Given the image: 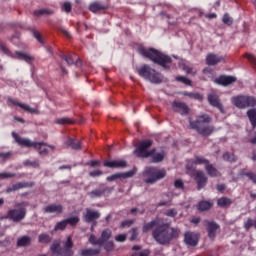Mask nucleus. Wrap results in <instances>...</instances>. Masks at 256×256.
<instances>
[{"instance_id":"nucleus-1","label":"nucleus","mask_w":256,"mask_h":256,"mask_svg":"<svg viewBox=\"0 0 256 256\" xmlns=\"http://www.w3.org/2000/svg\"><path fill=\"white\" fill-rule=\"evenodd\" d=\"M178 228H173L169 223L158 224L152 231V237L159 245H170L173 239L179 237Z\"/></svg>"},{"instance_id":"nucleus-2","label":"nucleus","mask_w":256,"mask_h":256,"mask_svg":"<svg viewBox=\"0 0 256 256\" xmlns=\"http://www.w3.org/2000/svg\"><path fill=\"white\" fill-rule=\"evenodd\" d=\"M139 53L142 57H145L152 61V63H155V65H159L167 71L171 69V64L173 63V58H171V56L166 55L155 48H140Z\"/></svg>"},{"instance_id":"nucleus-3","label":"nucleus","mask_w":256,"mask_h":256,"mask_svg":"<svg viewBox=\"0 0 256 256\" xmlns=\"http://www.w3.org/2000/svg\"><path fill=\"white\" fill-rule=\"evenodd\" d=\"M211 121L212 119L209 115L203 114L198 116L194 121L190 120V127L197 131L202 137H209V135H212L213 131H215V127L209 125Z\"/></svg>"},{"instance_id":"nucleus-4","label":"nucleus","mask_w":256,"mask_h":256,"mask_svg":"<svg viewBox=\"0 0 256 256\" xmlns=\"http://www.w3.org/2000/svg\"><path fill=\"white\" fill-rule=\"evenodd\" d=\"M50 251L54 256H73V239L68 236L66 240H54L50 246Z\"/></svg>"},{"instance_id":"nucleus-5","label":"nucleus","mask_w":256,"mask_h":256,"mask_svg":"<svg viewBox=\"0 0 256 256\" xmlns=\"http://www.w3.org/2000/svg\"><path fill=\"white\" fill-rule=\"evenodd\" d=\"M137 73L140 77L146 81H150V83H154L155 85L163 83V76H161V73L157 72V70L151 68V66L147 64H144L138 68Z\"/></svg>"},{"instance_id":"nucleus-6","label":"nucleus","mask_w":256,"mask_h":256,"mask_svg":"<svg viewBox=\"0 0 256 256\" xmlns=\"http://www.w3.org/2000/svg\"><path fill=\"white\" fill-rule=\"evenodd\" d=\"M144 183H148L149 185H153L157 183V181H161V179H165L167 176V171L165 169H159L155 167H148L143 172Z\"/></svg>"},{"instance_id":"nucleus-7","label":"nucleus","mask_w":256,"mask_h":256,"mask_svg":"<svg viewBox=\"0 0 256 256\" xmlns=\"http://www.w3.org/2000/svg\"><path fill=\"white\" fill-rule=\"evenodd\" d=\"M0 51L4 53V55H7V57H12V59H20V61H25L26 63L35 61V57L21 51H16L15 54H13L7 47V44H5V42L2 40H0Z\"/></svg>"},{"instance_id":"nucleus-8","label":"nucleus","mask_w":256,"mask_h":256,"mask_svg":"<svg viewBox=\"0 0 256 256\" xmlns=\"http://www.w3.org/2000/svg\"><path fill=\"white\" fill-rule=\"evenodd\" d=\"M231 101H232V105H234L238 109H247L249 107L256 106L255 96L238 95V96L232 97Z\"/></svg>"},{"instance_id":"nucleus-9","label":"nucleus","mask_w":256,"mask_h":256,"mask_svg":"<svg viewBox=\"0 0 256 256\" xmlns=\"http://www.w3.org/2000/svg\"><path fill=\"white\" fill-rule=\"evenodd\" d=\"M27 205H29V203L27 202L15 204L16 208L8 211L9 219H12V221H14L15 223L23 221V219H25V216L27 215V209L25 208L27 207Z\"/></svg>"},{"instance_id":"nucleus-10","label":"nucleus","mask_w":256,"mask_h":256,"mask_svg":"<svg viewBox=\"0 0 256 256\" xmlns=\"http://www.w3.org/2000/svg\"><path fill=\"white\" fill-rule=\"evenodd\" d=\"M153 145V140H142L140 141L134 150V155L136 157H140L141 159H147V157H151L152 153L154 151H149V148H151Z\"/></svg>"},{"instance_id":"nucleus-11","label":"nucleus","mask_w":256,"mask_h":256,"mask_svg":"<svg viewBox=\"0 0 256 256\" xmlns=\"http://www.w3.org/2000/svg\"><path fill=\"white\" fill-rule=\"evenodd\" d=\"M12 137L15 139V142L20 146V147H25L26 149H35V147H39V144L37 142L32 141L31 139L28 138H23L17 134V132H12Z\"/></svg>"},{"instance_id":"nucleus-12","label":"nucleus","mask_w":256,"mask_h":256,"mask_svg":"<svg viewBox=\"0 0 256 256\" xmlns=\"http://www.w3.org/2000/svg\"><path fill=\"white\" fill-rule=\"evenodd\" d=\"M99 217H101V213L91 208H86L85 212H83V221H85V223L97 225V219H99Z\"/></svg>"},{"instance_id":"nucleus-13","label":"nucleus","mask_w":256,"mask_h":256,"mask_svg":"<svg viewBox=\"0 0 256 256\" xmlns=\"http://www.w3.org/2000/svg\"><path fill=\"white\" fill-rule=\"evenodd\" d=\"M205 227L208 233V237L211 241H215V237H217V230L219 229V224L215 221L205 220Z\"/></svg>"},{"instance_id":"nucleus-14","label":"nucleus","mask_w":256,"mask_h":256,"mask_svg":"<svg viewBox=\"0 0 256 256\" xmlns=\"http://www.w3.org/2000/svg\"><path fill=\"white\" fill-rule=\"evenodd\" d=\"M194 179L197 183V189L200 191V189H204L207 185V181H209V178L207 177V174L201 170H197L194 174Z\"/></svg>"},{"instance_id":"nucleus-15","label":"nucleus","mask_w":256,"mask_h":256,"mask_svg":"<svg viewBox=\"0 0 256 256\" xmlns=\"http://www.w3.org/2000/svg\"><path fill=\"white\" fill-rule=\"evenodd\" d=\"M184 243L190 247H197L199 245V234L188 231L184 234Z\"/></svg>"},{"instance_id":"nucleus-16","label":"nucleus","mask_w":256,"mask_h":256,"mask_svg":"<svg viewBox=\"0 0 256 256\" xmlns=\"http://www.w3.org/2000/svg\"><path fill=\"white\" fill-rule=\"evenodd\" d=\"M137 175V168H134L128 172L116 173L107 177V181H117V179H131Z\"/></svg>"},{"instance_id":"nucleus-17","label":"nucleus","mask_w":256,"mask_h":256,"mask_svg":"<svg viewBox=\"0 0 256 256\" xmlns=\"http://www.w3.org/2000/svg\"><path fill=\"white\" fill-rule=\"evenodd\" d=\"M172 109L179 115H187L190 111L189 106L185 102L174 101L172 103Z\"/></svg>"},{"instance_id":"nucleus-18","label":"nucleus","mask_w":256,"mask_h":256,"mask_svg":"<svg viewBox=\"0 0 256 256\" xmlns=\"http://www.w3.org/2000/svg\"><path fill=\"white\" fill-rule=\"evenodd\" d=\"M236 82H237L236 77L225 76V75H222L215 80V83H217L218 85H222L223 87H228V85H233V83H236Z\"/></svg>"},{"instance_id":"nucleus-19","label":"nucleus","mask_w":256,"mask_h":256,"mask_svg":"<svg viewBox=\"0 0 256 256\" xmlns=\"http://www.w3.org/2000/svg\"><path fill=\"white\" fill-rule=\"evenodd\" d=\"M63 205L61 204H50L43 208L44 213L54 214V215H61L63 213Z\"/></svg>"},{"instance_id":"nucleus-20","label":"nucleus","mask_w":256,"mask_h":256,"mask_svg":"<svg viewBox=\"0 0 256 256\" xmlns=\"http://www.w3.org/2000/svg\"><path fill=\"white\" fill-rule=\"evenodd\" d=\"M37 145L39 146L34 147V149H36L39 155H42L43 157L47 156V154L49 153V149H51V151H55V146L47 145V143L45 142H37Z\"/></svg>"},{"instance_id":"nucleus-21","label":"nucleus","mask_w":256,"mask_h":256,"mask_svg":"<svg viewBox=\"0 0 256 256\" xmlns=\"http://www.w3.org/2000/svg\"><path fill=\"white\" fill-rule=\"evenodd\" d=\"M8 103H12V105H15L16 107H20L24 111H27L28 113H39V110L35 108H31L28 104H23L13 98H8Z\"/></svg>"},{"instance_id":"nucleus-22","label":"nucleus","mask_w":256,"mask_h":256,"mask_svg":"<svg viewBox=\"0 0 256 256\" xmlns=\"http://www.w3.org/2000/svg\"><path fill=\"white\" fill-rule=\"evenodd\" d=\"M208 102L212 107H216V109H219V111L223 113V104L217 94H209Z\"/></svg>"},{"instance_id":"nucleus-23","label":"nucleus","mask_w":256,"mask_h":256,"mask_svg":"<svg viewBox=\"0 0 256 256\" xmlns=\"http://www.w3.org/2000/svg\"><path fill=\"white\" fill-rule=\"evenodd\" d=\"M225 62V57L223 56H219L217 54L214 53H210L206 56V63L208 65H217L219 63H223Z\"/></svg>"},{"instance_id":"nucleus-24","label":"nucleus","mask_w":256,"mask_h":256,"mask_svg":"<svg viewBox=\"0 0 256 256\" xmlns=\"http://www.w3.org/2000/svg\"><path fill=\"white\" fill-rule=\"evenodd\" d=\"M151 151L154 152L149 157H152L153 161H163L167 155V152L163 148H153Z\"/></svg>"},{"instance_id":"nucleus-25","label":"nucleus","mask_w":256,"mask_h":256,"mask_svg":"<svg viewBox=\"0 0 256 256\" xmlns=\"http://www.w3.org/2000/svg\"><path fill=\"white\" fill-rule=\"evenodd\" d=\"M35 183L33 182H18L6 189L7 193H13V191H19V189H25V187H33Z\"/></svg>"},{"instance_id":"nucleus-26","label":"nucleus","mask_w":256,"mask_h":256,"mask_svg":"<svg viewBox=\"0 0 256 256\" xmlns=\"http://www.w3.org/2000/svg\"><path fill=\"white\" fill-rule=\"evenodd\" d=\"M104 167H110V169H125L127 162L125 161H106Z\"/></svg>"},{"instance_id":"nucleus-27","label":"nucleus","mask_w":256,"mask_h":256,"mask_svg":"<svg viewBox=\"0 0 256 256\" xmlns=\"http://www.w3.org/2000/svg\"><path fill=\"white\" fill-rule=\"evenodd\" d=\"M65 145L68 146L70 149H73L74 151H80L81 149V141L76 140L75 138H67L65 141Z\"/></svg>"},{"instance_id":"nucleus-28","label":"nucleus","mask_w":256,"mask_h":256,"mask_svg":"<svg viewBox=\"0 0 256 256\" xmlns=\"http://www.w3.org/2000/svg\"><path fill=\"white\" fill-rule=\"evenodd\" d=\"M232 204L233 200H231V198L221 197L217 200L218 207H221L222 209H228Z\"/></svg>"},{"instance_id":"nucleus-29","label":"nucleus","mask_w":256,"mask_h":256,"mask_svg":"<svg viewBox=\"0 0 256 256\" xmlns=\"http://www.w3.org/2000/svg\"><path fill=\"white\" fill-rule=\"evenodd\" d=\"M205 169L210 177H221V172L213 165L206 163Z\"/></svg>"},{"instance_id":"nucleus-30","label":"nucleus","mask_w":256,"mask_h":256,"mask_svg":"<svg viewBox=\"0 0 256 256\" xmlns=\"http://www.w3.org/2000/svg\"><path fill=\"white\" fill-rule=\"evenodd\" d=\"M105 9H107V6L101 4L100 2H94L89 6V10L92 13H97V11H105Z\"/></svg>"},{"instance_id":"nucleus-31","label":"nucleus","mask_w":256,"mask_h":256,"mask_svg":"<svg viewBox=\"0 0 256 256\" xmlns=\"http://www.w3.org/2000/svg\"><path fill=\"white\" fill-rule=\"evenodd\" d=\"M99 253H101V249L89 248V249L81 250L80 255H82V256H97V255H99Z\"/></svg>"},{"instance_id":"nucleus-32","label":"nucleus","mask_w":256,"mask_h":256,"mask_svg":"<svg viewBox=\"0 0 256 256\" xmlns=\"http://www.w3.org/2000/svg\"><path fill=\"white\" fill-rule=\"evenodd\" d=\"M60 57L63 61H65L67 63V65H69V67H71V65H75V59H76L75 55L61 54Z\"/></svg>"},{"instance_id":"nucleus-33","label":"nucleus","mask_w":256,"mask_h":256,"mask_svg":"<svg viewBox=\"0 0 256 256\" xmlns=\"http://www.w3.org/2000/svg\"><path fill=\"white\" fill-rule=\"evenodd\" d=\"M29 245H31V237L29 236H23L17 241L18 247H29Z\"/></svg>"},{"instance_id":"nucleus-34","label":"nucleus","mask_w":256,"mask_h":256,"mask_svg":"<svg viewBox=\"0 0 256 256\" xmlns=\"http://www.w3.org/2000/svg\"><path fill=\"white\" fill-rule=\"evenodd\" d=\"M247 116L249 118V121L252 125V128H256V109H250L247 111Z\"/></svg>"},{"instance_id":"nucleus-35","label":"nucleus","mask_w":256,"mask_h":256,"mask_svg":"<svg viewBox=\"0 0 256 256\" xmlns=\"http://www.w3.org/2000/svg\"><path fill=\"white\" fill-rule=\"evenodd\" d=\"M111 230L106 229L101 233L100 241L102 242V245H105L106 241H109L111 239Z\"/></svg>"},{"instance_id":"nucleus-36","label":"nucleus","mask_w":256,"mask_h":256,"mask_svg":"<svg viewBox=\"0 0 256 256\" xmlns=\"http://www.w3.org/2000/svg\"><path fill=\"white\" fill-rule=\"evenodd\" d=\"M239 175H244L245 177H248L254 185H256V174L253 172H246V170H240Z\"/></svg>"},{"instance_id":"nucleus-37","label":"nucleus","mask_w":256,"mask_h":256,"mask_svg":"<svg viewBox=\"0 0 256 256\" xmlns=\"http://www.w3.org/2000/svg\"><path fill=\"white\" fill-rule=\"evenodd\" d=\"M38 241L39 243H51V241H53V238H51V236H49V234L47 233H42L38 236Z\"/></svg>"},{"instance_id":"nucleus-38","label":"nucleus","mask_w":256,"mask_h":256,"mask_svg":"<svg viewBox=\"0 0 256 256\" xmlns=\"http://www.w3.org/2000/svg\"><path fill=\"white\" fill-rule=\"evenodd\" d=\"M57 125H73V120L68 117L58 118L55 120Z\"/></svg>"},{"instance_id":"nucleus-39","label":"nucleus","mask_w":256,"mask_h":256,"mask_svg":"<svg viewBox=\"0 0 256 256\" xmlns=\"http://www.w3.org/2000/svg\"><path fill=\"white\" fill-rule=\"evenodd\" d=\"M53 10L51 9H39L34 11L36 17H41V15H53Z\"/></svg>"},{"instance_id":"nucleus-40","label":"nucleus","mask_w":256,"mask_h":256,"mask_svg":"<svg viewBox=\"0 0 256 256\" xmlns=\"http://www.w3.org/2000/svg\"><path fill=\"white\" fill-rule=\"evenodd\" d=\"M211 207H212V205L208 201H201L198 204V210L199 211H209V209H211Z\"/></svg>"},{"instance_id":"nucleus-41","label":"nucleus","mask_w":256,"mask_h":256,"mask_svg":"<svg viewBox=\"0 0 256 256\" xmlns=\"http://www.w3.org/2000/svg\"><path fill=\"white\" fill-rule=\"evenodd\" d=\"M65 220H66V224L71 225L72 227H75L77 225V223H79L81 221L79 216H72V217L67 218Z\"/></svg>"},{"instance_id":"nucleus-42","label":"nucleus","mask_w":256,"mask_h":256,"mask_svg":"<svg viewBox=\"0 0 256 256\" xmlns=\"http://www.w3.org/2000/svg\"><path fill=\"white\" fill-rule=\"evenodd\" d=\"M184 95L190 97V99H195L196 101H203V95L199 93L185 92Z\"/></svg>"},{"instance_id":"nucleus-43","label":"nucleus","mask_w":256,"mask_h":256,"mask_svg":"<svg viewBox=\"0 0 256 256\" xmlns=\"http://www.w3.org/2000/svg\"><path fill=\"white\" fill-rule=\"evenodd\" d=\"M157 220H152L151 222L145 224L143 226V233H147L148 231H151V229H153V227H157Z\"/></svg>"},{"instance_id":"nucleus-44","label":"nucleus","mask_w":256,"mask_h":256,"mask_svg":"<svg viewBox=\"0 0 256 256\" xmlns=\"http://www.w3.org/2000/svg\"><path fill=\"white\" fill-rule=\"evenodd\" d=\"M89 243H91V245H98L99 247H103V242L101 241L100 238H97L95 235H90L89 237Z\"/></svg>"},{"instance_id":"nucleus-45","label":"nucleus","mask_w":256,"mask_h":256,"mask_svg":"<svg viewBox=\"0 0 256 256\" xmlns=\"http://www.w3.org/2000/svg\"><path fill=\"white\" fill-rule=\"evenodd\" d=\"M89 195L92 199H95V197H103V195H105V189H103V190H101V189L93 190L89 193Z\"/></svg>"},{"instance_id":"nucleus-46","label":"nucleus","mask_w":256,"mask_h":256,"mask_svg":"<svg viewBox=\"0 0 256 256\" xmlns=\"http://www.w3.org/2000/svg\"><path fill=\"white\" fill-rule=\"evenodd\" d=\"M223 160L224 161H237V158L235 157V154L226 152L223 154Z\"/></svg>"},{"instance_id":"nucleus-47","label":"nucleus","mask_w":256,"mask_h":256,"mask_svg":"<svg viewBox=\"0 0 256 256\" xmlns=\"http://www.w3.org/2000/svg\"><path fill=\"white\" fill-rule=\"evenodd\" d=\"M222 21L224 25H233V18L229 16V13L224 14Z\"/></svg>"},{"instance_id":"nucleus-48","label":"nucleus","mask_w":256,"mask_h":256,"mask_svg":"<svg viewBox=\"0 0 256 256\" xmlns=\"http://www.w3.org/2000/svg\"><path fill=\"white\" fill-rule=\"evenodd\" d=\"M65 227H67V220L64 219L56 224L55 231L57 230L63 231Z\"/></svg>"},{"instance_id":"nucleus-49","label":"nucleus","mask_w":256,"mask_h":256,"mask_svg":"<svg viewBox=\"0 0 256 256\" xmlns=\"http://www.w3.org/2000/svg\"><path fill=\"white\" fill-rule=\"evenodd\" d=\"M103 245L106 251H113L115 249V243L113 241H106Z\"/></svg>"},{"instance_id":"nucleus-50","label":"nucleus","mask_w":256,"mask_h":256,"mask_svg":"<svg viewBox=\"0 0 256 256\" xmlns=\"http://www.w3.org/2000/svg\"><path fill=\"white\" fill-rule=\"evenodd\" d=\"M33 35H34L35 39H37V41H38L41 45H45V41L43 40V36H41V33H39V31L34 30V31H33Z\"/></svg>"},{"instance_id":"nucleus-51","label":"nucleus","mask_w":256,"mask_h":256,"mask_svg":"<svg viewBox=\"0 0 256 256\" xmlns=\"http://www.w3.org/2000/svg\"><path fill=\"white\" fill-rule=\"evenodd\" d=\"M176 81H179L180 83H184V85H191V80L184 76H178L176 77Z\"/></svg>"},{"instance_id":"nucleus-52","label":"nucleus","mask_w":256,"mask_h":256,"mask_svg":"<svg viewBox=\"0 0 256 256\" xmlns=\"http://www.w3.org/2000/svg\"><path fill=\"white\" fill-rule=\"evenodd\" d=\"M244 57H246V59H248V61L254 66L256 67V57L254 55L251 54H244Z\"/></svg>"},{"instance_id":"nucleus-53","label":"nucleus","mask_w":256,"mask_h":256,"mask_svg":"<svg viewBox=\"0 0 256 256\" xmlns=\"http://www.w3.org/2000/svg\"><path fill=\"white\" fill-rule=\"evenodd\" d=\"M62 9H63V11H65L66 13H71V9H73V6L71 5L70 2H65V3L62 5Z\"/></svg>"},{"instance_id":"nucleus-54","label":"nucleus","mask_w":256,"mask_h":256,"mask_svg":"<svg viewBox=\"0 0 256 256\" xmlns=\"http://www.w3.org/2000/svg\"><path fill=\"white\" fill-rule=\"evenodd\" d=\"M13 177H15V174L13 173H8V172L0 173V179H11Z\"/></svg>"},{"instance_id":"nucleus-55","label":"nucleus","mask_w":256,"mask_h":256,"mask_svg":"<svg viewBox=\"0 0 256 256\" xmlns=\"http://www.w3.org/2000/svg\"><path fill=\"white\" fill-rule=\"evenodd\" d=\"M115 240L119 243H124V241H127V235L125 234H119L115 237Z\"/></svg>"},{"instance_id":"nucleus-56","label":"nucleus","mask_w":256,"mask_h":256,"mask_svg":"<svg viewBox=\"0 0 256 256\" xmlns=\"http://www.w3.org/2000/svg\"><path fill=\"white\" fill-rule=\"evenodd\" d=\"M244 227L247 231H249V228L254 227L253 219L248 218L247 221L244 223Z\"/></svg>"},{"instance_id":"nucleus-57","label":"nucleus","mask_w":256,"mask_h":256,"mask_svg":"<svg viewBox=\"0 0 256 256\" xmlns=\"http://www.w3.org/2000/svg\"><path fill=\"white\" fill-rule=\"evenodd\" d=\"M183 71H185L188 75H195L197 72H193V68L187 65L183 66Z\"/></svg>"},{"instance_id":"nucleus-58","label":"nucleus","mask_w":256,"mask_h":256,"mask_svg":"<svg viewBox=\"0 0 256 256\" xmlns=\"http://www.w3.org/2000/svg\"><path fill=\"white\" fill-rule=\"evenodd\" d=\"M165 215L167 217H175L177 215V210L176 209H170L165 212Z\"/></svg>"},{"instance_id":"nucleus-59","label":"nucleus","mask_w":256,"mask_h":256,"mask_svg":"<svg viewBox=\"0 0 256 256\" xmlns=\"http://www.w3.org/2000/svg\"><path fill=\"white\" fill-rule=\"evenodd\" d=\"M150 251L149 250H143L142 252H139V253H134L132 254V256H149L150 255Z\"/></svg>"},{"instance_id":"nucleus-60","label":"nucleus","mask_w":256,"mask_h":256,"mask_svg":"<svg viewBox=\"0 0 256 256\" xmlns=\"http://www.w3.org/2000/svg\"><path fill=\"white\" fill-rule=\"evenodd\" d=\"M132 235L130 237V241H135V239H137V236L139 235V233L137 232V228H132Z\"/></svg>"},{"instance_id":"nucleus-61","label":"nucleus","mask_w":256,"mask_h":256,"mask_svg":"<svg viewBox=\"0 0 256 256\" xmlns=\"http://www.w3.org/2000/svg\"><path fill=\"white\" fill-rule=\"evenodd\" d=\"M11 155H13V153H11V152H2V153H0V158L1 159H11Z\"/></svg>"},{"instance_id":"nucleus-62","label":"nucleus","mask_w":256,"mask_h":256,"mask_svg":"<svg viewBox=\"0 0 256 256\" xmlns=\"http://www.w3.org/2000/svg\"><path fill=\"white\" fill-rule=\"evenodd\" d=\"M174 186L176 189H183L184 187L183 180H176L174 182Z\"/></svg>"},{"instance_id":"nucleus-63","label":"nucleus","mask_w":256,"mask_h":256,"mask_svg":"<svg viewBox=\"0 0 256 256\" xmlns=\"http://www.w3.org/2000/svg\"><path fill=\"white\" fill-rule=\"evenodd\" d=\"M186 169H187V173L191 174L193 173V171H195V166L193 165V163H189L186 165Z\"/></svg>"},{"instance_id":"nucleus-64","label":"nucleus","mask_w":256,"mask_h":256,"mask_svg":"<svg viewBox=\"0 0 256 256\" xmlns=\"http://www.w3.org/2000/svg\"><path fill=\"white\" fill-rule=\"evenodd\" d=\"M216 189L219 191V193H223V191L227 189V186L225 184H217Z\"/></svg>"}]
</instances>
